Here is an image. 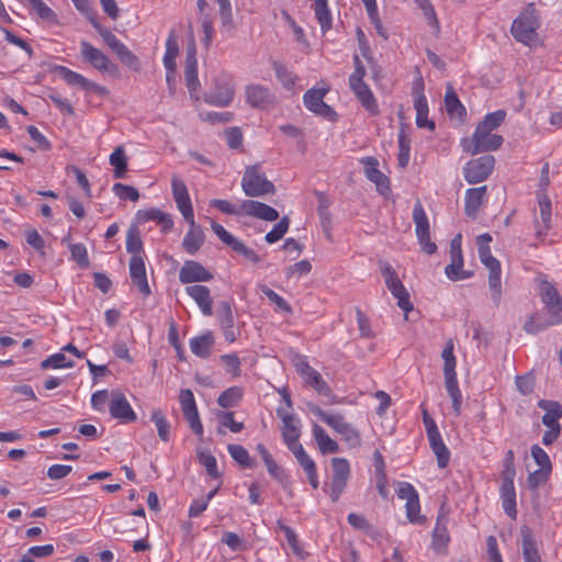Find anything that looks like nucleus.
<instances>
[{
    "instance_id": "nucleus-1",
    "label": "nucleus",
    "mask_w": 562,
    "mask_h": 562,
    "mask_svg": "<svg viewBox=\"0 0 562 562\" xmlns=\"http://www.w3.org/2000/svg\"><path fill=\"white\" fill-rule=\"evenodd\" d=\"M505 117L506 111L504 110L486 114L476 125L472 137L461 139L463 150L471 155L497 150L503 145L504 138L493 131L503 124Z\"/></svg>"
},
{
    "instance_id": "nucleus-2",
    "label": "nucleus",
    "mask_w": 562,
    "mask_h": 562,
    "mask_svg": "<svg viewBox=\"0 0 562 562\" xmlns=\"http://www.w3.org/2000/svg\"><path fill=\"white\" fill-rule=\"evenodd\" d=\"M492 236L488 233L481 234L476 238L477 252L481 262L488 269V288L495 306H499L502 300L501 263L492 256L490 243Z\"/></svg>"
},
{
    "instance_id": "nucleus-3",
    "label": "nucleus",
    "mask_w": 562,
    "mask_h": 562,
    "mask_svg": "<svg viewBox=\"0 0 562 562\" xmlns=\"http://www.w3.org/2000/svg\"><path fill=\"white\" fill-rule=\"evenodd\" d=\"M539 26L540 22L535 4L529 3L513 21L510 32L516 41L530 45L536 40V31Z\"/></svg>"
},
{
    "instance_id": "nucleus-4",
    "label": "nucleus",
    "mask_w": 562,
    "mask_h": 562,
    "mask_svg": "<svg viewBox=\"0 0 562 562\" xmlns=\"http://www.w3.org/2000/svg\"><path fill=\"white\" fill-rule=\"evenodd\" d=\"M310 408L322 422L337 431L350 447L355 448L360 446L361 436L359 431L348 423L341 414H328L316 405H310Z\"/></svg>"
},
{
    "instance_id": "nucleus-5",
    "label": "nucleus",
    "mask_w": 562,
    "mask_h": 562,
    "mask_svg": "<svg viewBox=\"0 0 562 562\" xmlns=\"http://www.w3.org/2000/svg\"><path fill=\"white\" fill-rule=\"evenodd\" d=\"M241 188L247 196H262L276 192L274 184L269 181L259 165L248 166L245 169Z\"/></svg>"
},
{
    "instance_id": "nucleus-6",
    "label": "nucleus",
    "mask_w": 562,
    "mask_h": 562,
    "mask_svg": "<svg viewBox=\"0 0 562 562\" xmlns=\"http://www.w3.org/2000/svg\"><path fill=\"white\" fill-rule=\"evenodd\" d=\"M329 87L322 88L313 87L308 89L303 95L304 106L312 113L329 122L337 121V113L335 110L324 102L325 95L328 93Z\"/></svg>"
},
{
    "instance_id": "nucleus-7",
    "label": "nucleus",
    "mask_w": 562,
    "mask_h": 562,
    "mask_svg": "<svg viewBox=\"0 0 562 562\" xmlns=\"http://www.w3.org/2000/svg\"><path fill=\"white\" fill-rule=\"evenodd\" d=\"M330 464L333 473L328 495L331 502L336 503L339 501L347 487L351 474V468L346 458H333Z\"/></svg>"
},
{
    "instance_id": "nucleus-8",
    "label": "nucleus",
    "mask_w": 562,
    "mask_h": 562,
    "mask_svg": "<svg viewBox=\"0 0 562 562\" xmlns=\"http://www.w3.org/2000/svg\"><path fill=\"white\" fill-rule=\"evenodd\" d=\"M413 221L415 224V234L422 250L427 255L435 254L437 251V245L431 241L429 220L420 201H417L414 205Z\"/></svg>"
},
{
    "instance_id": "nucleus-9",
    "label": "nucleus",
    "mask_w": 562,
    "mask_h": 562,
    "mask_svg": "<svg viewBox=\"0 0 562 562\" xmlns=\"http://www.w3.org/2000/svg\"><path fill=\"white\" fill-rule=\"evenodd\" d=\"M80 56L82 60L100 72L113 74L117 66L100 48L86 40L80 41Z\"/></svg>"
},
{
    "instance_id": "nucleus-10",
    "label": "nucleus",
    "mask_w": 562,
    "mask_h": 562,
    "mask_svg": "<svg viewBox=\"0 0 562 562\" xmlns=\"http://www.w3.org/2000/svg\"><path fill=\"white\" fill-rule=\"evenodd\" d=\"M396 494L400 499L405 501L408 521L416 525L423 524L425 517L420 515L419 495L416 488L408 482H400Z\"/></svg>"
},
{
    "instance_id": "nucleus-11",
    "label": "nucleus",
    "mask_w": 562,
    "mask_h": 562,
    "mask_svg": "<svg viewBox=\"0 0 562 562\" xmlns=\"http://www.w3.org/2000/svg\"><path fill=\"white\" fill-rule=\"evenodd\" d=\"M494 166L495 158L492 155L471 159L463 167V177L471 184L483 182L490 177Z\"/></svg>"
},
{
    "instance_id": "nucleus-12",
    "label": "nucleus",
    "mask_w": 562,
    "mask_h": 562,
    "mask_svg": "<svg viewBox=\"0 0 562 562\" xmlns=\"http://www.w3.org/2000/svg\"><path fill=\"white\" fill-rule=\"evenodd\" d=\"M235 89L229 76L222 75L215 81V87L204 94V101L210 105L228 106L234 99Z\"/></svg>"
},
{
    "instance_id": "nucleus-13",
    "label": "nucleus",
    "mask_w": 562,
    "mask_h": 562,
    "mask_svg": "<svg viewBox=\"0 0 562 562\" xmlns=\"http://www.w3.org/2000/svg\"><path fill=\"white\" fill-rule=\"evenodd\" d=\"M412 94L414 98V108L416 110V125L419 128H428L430 131L435 130V122L428 120L429 108L427 98L424 93V81L422 77L414 81Z\"/></svg>"
},
{
    "instance_id": "nucleus-14",
    "label": "nucleus",
    "mask_w": 562,
    "mask_h": 562,
    "mask_svg": "<svg viewBox=\"0 0 562 562\" xmlns=\"http://www.w3.org/2000/svg\"><path fill=\"white\" fill-rule=\"evenodd\" d=\"M171 192L177 207L186 222L194 217L193 206L187 184L177 175L171 177Z\"/></svg>"
},
{
    "instance_id": "nucleus-15",
    "label": "nucleus",
    "mask_w": 562,
    "mask_h": 562,
    "mask_svg": "<svg viewBox=\"0 0 562 562\" xmlns=\"http://www.w3.org/2000/svg\"><path fill=\"white\" fill-rule=\"evenodd\" d=\"M247 103L255 109L266 110L276 103V95L271 90L260 83L248 85L245 89Z\"/></svg>"
},
{
    "instance_id": "nucleus-16",
    "label": "nucleus",
    "mask_w": 562,
    "mask_h": 562,
    "mask_svg": "<svg viewBox=\"0 0 562 562\" xmlns=\"http://www.w3.org/2000/svg\"><path fill=\"white\" fill-rule=\"evenodd\" d=\"M110 415L119 419L123 424L133 423L137 419V415L132 408L130 402L124 394L113 392L109 401Z\"/></svg>"
},
{
    "instance_id": "nucleus-17",
    "label": "nucleus",
    "mask_w": 562,
    "mask_h": 562,
    "mask_svg": "<svg viewBox=\"0 0 562 562\" xmlns=\"http://www.w3.org/2000/svg\"><path fill=\"white\" fill-rule=\"evenodd\" d=\"M213 279V274L200 262L194 260L184 261L179 271V281L182 284L194 282H207Z\"/></svg>"
},
{
    "instance_id": "nucleus-18",
    "label": "nucleus",
    "mask_w": 562,
    "mask_h": 562,
    "mask_svg": "<svg viewBox=\"0 0 562 562\" xmlns=\"http://www.w3.org/2000/svg\"><path fill=\"white\" fill-rule=\"evenodd\" d=\"M450 536L448 531V517L446 515H438L436 525L431 535V548L438 554H447Z\"/></svg>"
},
{
    "instance_id": "nucleus-19",
    "label": "nucleus",
    "mask_w": 562,
    "mask_h": 562,
    "mask_svg": "<svg viewBox=\"0 0 562 562\" xmlns=\"http://www.w3.org/2000/svg\"><path fill=\"white\" fill-rule=\"evenodd\" d=\"M240 212L259 220L273 222L279 218V212L272 206L255 200H244Z\"/></svg>"
},
{
    "instance_id": "nucleus-20",
    "label": "nucleus",
    "mask_w": 562,
    "mask_h": 562,
    "mask_svg": "<svg viewBox=\"0 0 562 562\" xmlns=\"http://www.w3.org/2000/svg\"><path fill=\"white\" fill-rule=\"evenodd\" d=\"M278 416L282 420V438L288 446V448H293L294 446L301 445L299 442L300 438V428L297 425V420L294 417V415L284 412L283 409L279 408L277 411Z\"/></svg>"
},
{
    "instance_id": "nucleus-21",
    "label": "nucleus",
    "mask_w": 562,
    "mask_h": 562,
    "mask_svg": "<svg viewBox=\"0 0 562 562\" xmlns=\"http://www.w3.org/2000/svg\"><path fill=\"white\" fill-rule=\"evenodd\" d=\"M128 268L133 284L136 285L139 292L145 296H148L151 291L147 281L144 259L140 256L131 257Z\"/></svg>"
},
{
    "instance_id": "nucleus-22",
    "label": "nucleus",
    "mask_w": 562,
    "mask_h": 562,
    "mask_svg": "<svg viewBox=\"0 0 562 562\" xmlns=\"http://www.w3.org/2000/svg\"><path fill=\"white\" fill-rule=\"evenodd\" d=\"M487 187L471 188L465 191L464 213L468 217L475 218L486 200Z\"/></svg>"
},
{
    "instance_id": "nucleus-23",
    "label": "nucleus",
    "mask_w": 562,
    "mask_h": 562,
    "mask_svg": "<svg viewBox=\"0 0 562 562\" xmlns=\"http://www.w3.org/2000/svg\"><path fill=\"white\" fill-rule=\"evenodd\" d=\"M136 218L139 223L156 222L160 226L162 233H168L173 227V220L171 215L156 207L138 210Z\"/></svg>"
},
{
    "instance_id": "nucleus-24",
    "label": "nucleus",
    "mask_w": 562,
    "mask_h": 562,
    "mask_svg": "<svg viewBox=\"0 0 562 562\" xmlns=\"http://www.w3.org/2000/svg\"><path fill=\"white\" fill-rule=\"evenodd\" d=\"M186 292L196 303L203 315H212L213 299L207 286L200 284L188 285Z\"/></svg>"
},
{
    "instance_id": "nucleus-25",
    "label": "nucleus",
    "mask_w": 562,
    "mask_h": 562,
    "mask_svg": "<svg viewBox=\"0 0 562 562\" xmlns=\"http://www.w3.org/2000/svg\"><path fill=\"white\" fill-rule=\"evenodd\" d=\"M57 71L61 79L68 85V86H78L85 91L88 92H99L102 90V87H100L94 81H91L90 79L86 78L79 72H76L67 67L59 66L57 68Z\"/></svg>"
},
{
    "instance_id": "nucleus-26",
    "label": "nucleus",
    "mask_w": 562,
    "mask_h": 562,
    "mask_svg": "<svg viewBox=\"0 0 562 562\" xmlns=\"http://www.w3.org/2000/svg\"><path fill=\"white\" fill-rule=\"evenodd\" d=\"M351 91L355 93L361 105L371 114L378 115L380 113L379 105L373 92L369 86L364 82H351L349 83Z\"/></svg>"
},
{
    "instance_id": "nucleus-27",
    "label": "nucleus",
    "mask_w": 562,
    "mask_h": 562,
    "mask_svg": "<svg viewBox=\"0 0 562 562\" xmlns=\"http://www.w3.org/2000/svg\"><path fill=\"white\" fill-rule=\"evenodd\" d=\"M524 562H542L537 540L528 526L520 528Z\"/></svg>"
},
{
    "instance_id": "nucleus-28",
    "label": "nucleus",
    "mask_w": 562,
    "mask_h": 562,
    "mask_svg": "<svg viewBox=\"0 0 562 562\" xmlns=\"http://www.w3.org/2000/svg\"><path fill=\"white\" fill-rule=\"evenodd\" d=\"M187 223L189 224L190 229L184 235L182 247L189 255H195L204 244V232L201 226L195 224L194 217H192V221Z\"/></svg>"
},
{
    "instance_id": "nucleus-29",
    "label": "nucleus",
    "mask_w": 562,
    "mask_h": 562,
    "mask_svg": "<svg viewBox=\"0 0 562 562\" xmlns=\"http://www.w3.org/2000/svg\"><path fill=\"white\" fill-rule=\"evenodd\" d=\"M538 407L544 411L542 424L546 427H561L562 405L557 401L540 400Z\"/></svg>"
},
{
    "instance_id": "nucleus-30",
    "label": "nucleus",
    "mask_w": 562,
    "mask_h": 562,
    "mask_svg": "<svg viewBox=\"0 0 562 562\" xmlns=\"http://www.w3.org/2000/svg\"><path fill=\"white\" fill-rule=\"evenodd\" d=\"M541 223L537 224V234L547 235L551 228L552 206L549 196L543 190L537 192Z\"/></svg>"
},
{
    "instance_id": "nucleus-31",
    "label": "nucleus",
    "mask_w": 562,
    "mask_h": 562,
    "mask_svg": "<svg viewBox=\"0 0 562 562\" xmlns=\"http://www.w3.org/2000/svg\"><path fill=\"white\" fill-rule=\"evenodd\" d=\"M361 164L364 167L366 177L380 191L383 189H389V179L385 177L383 172H381L378 168L379 161L374 157H366L361 159Z\"/></svg>"
},
{
    "instance_id": "nucleus-32",
    "label": "nucleus",
    "mask_w": 562,
    "mask_h": 562,
    "mask_svg": "<svg viewBox=\"0 0 562 562\" xmlns=\"http://www.w3.org/2000/svg\"><path fill=\"white\" fill-rule=\"evenodd\" d=\"M272 68L276 72L278 81L281 83L283 89L292 93H295L296 86L300 81V77L279 61H273Z\"/></svg>"
},
{
    "instance_id": "nucleus-33",
    "label": "nucleus",
    "mask_w": 562,
    "mask_h": 562,
    "mask_svg": "<svg viewBox=\"0 0 562 562\" xmlns=\"http://www.w3.org/2000/svg\"><path fill=\"white\" fill-rule=\"evenodd\" d=\"M542 302L549 310L551 317L560 318V313L562 312V297L557 291V289L546 283L542 288L541 293Z\"/></svg>"
},
{
    "instance_id": "nucleus-34",
    "label": "nucleus",
    "mask_w": 562,
    "mask_h": 562,
    "mask_svg": "<svg viewBox=\"0 0 562 562\" xmlns=\"http://www.w3.org/2000/svg\"><path fill=\"white\" fill-rule=\"evenodd\" d=\"M445 375V386L449 394V396L452 400V407L456 413V415L460 414L461 411V404H462V394L459 389L458 379H457V372L450 371V372H443Z\"/></svg>"
},
{
    "instance_id": "nucleus-35",
    "label": "nucleus",
    "mask_w": 562,
    "mask_h": 562,
    "mask_svg": "<svg viewBox=\"0 0 562 562\" xmlns=\"http://www.w3.org/2000/svg\"><path fill=\"white\" fill-rule=\"evenodd\" d=\"M214 338L211 331L190 339V349L193 355L200 358H207L211 355Z\"/></svg>"
},
{
    "instance_id": "nucleus-36",
    "label": "nucleus",
    "mask_w": 562,
    "mask_h": 562,
    "mask_svg": "<svg viewBox=\"0 0 562 562\" xmlns=\"http://www.w3.org/2000/svg\"><path fill=\"white\" fill-rule=\"evenodd\" d=\"M451 262L445 268L447 278L451 281L465 280L472 277L471 271L463 270L462 254L450 255Z\"/></svg>"
},
{
    "instance_id": "nucleus-37",
    "label": "nucleus",
    "mask_w": 562,
    "mask_h": 562,
    "mask_svg": "<svg viewBox=\"0 0 562 562\" xmlns=\"http://www.w3.org/2000/svg\"><path fill=\"white\" fill-rule=\"evenodd\" d=\"M499 496L502 501V507L505 514L512 518H517V504H516V491L515 486L501 485Z\"/></svg>"
},
{
    "instance_id": "nucleus-38",
    "label": "nucleus",
    "mask_w": 562,
    "mask_h": 562,
    "mask_svg": "<svg viewBox=\"0 0 562 562\" xmlns=\"http://www.w3.org/2000/svg\"><path fill=\"white\" fill-rule=\"evenodd\" d=\"M215 416L218 422L217 432L220 435H225L223 428H228L234 434H238L245 428L243 422H236L234 419V413L231 411H218L215 413Z\"/></svg>"
},
{
    "instance_id": "nucleus-39",
    "label": "nucleus",
    "mask_w": 562,
    "mask_h": 562,
    "mask_svg": "<svg viewBox=\"0 0 562 562\" xmlns=\"http://www.w3.org/2000/svg\"><path fill=\"white\" fill-rule=\"evenodd\" d=\"M313 436L322 453H336L339 451L338 443L317 424L313 426Z\"/></svg>"
},
{
    "instance_id": "nucleus-40",
    "label": "nucleus",
    "mask_w": 562,
    "mask_h": 562,
    "mask_svg": "<svg viewBox=\"0 0 562 562\" xmlns=\"http://www.w3.org/2000/svg\"><path fill=\"white\" fill-rule=\"evenodd\" d=\"M561 322V318L558 317H551L550 319H547L544 316L535 314L530 316L524 324V329L528 334L536 335L549 326L559 324Z\"/></svg>"
},
{
    "instance_id": "nucleus-41",
    "label": "nucleus",
    "mask_w": 562,
    "mask_h": 562,
    "mask_svg": "<svg viewBox=\"0 0 562 562\" xmlns=\"http://www.w3.org/2000/svg\"><path fill=\"white\" fill-rule=\"evenodd\" d=\"M305 371H307V374L303 378L305 383L313 387L318 394L328 396L331 390L321 373L312 367H305Z\"/></svg>"
},
{
    "instance_id": "nucleus-42",
    "label": "nucleus",
    "mask_w": 562,
    "mask_h": 562,
    "mask_svg": "<svg viewBox=\"0 0 562 562\" xmlns=\"http://www.w3.org/2000/svg\"><path fill=\"white\" fill-rule=\"evenodd\" d=\"M150 420L155 424L158 437L161 441L168 442L171 437V425L161 409H153Z\"/></svg>"
},
{
    "instance_id": "nucleus-43",
    "label": "nucleus",
    "mask_w": 562,
    "mask_h": 562,
    "mask_svg": "<svg viewBox=\"0 0 562 562\" xmlns=\"http://www.w3.org/2000/svg\"><path fill=\"white\" fill-rule=\"evenodd\" d=\"M313 9L315 16L323 32H327L333 26L331 13L327 0H314Z\"/></svg>"
},
{
    "instance_id": "nucleus-44",
    "label": "nucleus",
    "mask_w": 562,
    "mask_h": 562,
    "mask_svg": "<svg viewBox=\"0 0 562 562\" xmlns=\"http://www.w3.org/2000/svg\"><path fill=\"white\" fill-rule=\"evenodd\" d=\"M392 295L397 300V306L405 313L413 311V304L409 301V293L402 281L386 285Z\"/></svg>"
},
{
    "instance_id": "nucleus-45",
    "label": "nucleus",
    "mask_w": 562,
    "mask_h": 562,
    "mask_svg": "<svg viewBox=\"0 0 562 562\" xmlns=\"http://www.w3.org/2000/svg\"><path fill=\"white\" fill-rule=\"evenodd\" d=\"M244 392L240 386H231L220 394L217 404L224 408H232L238 405L243 398Z\"/></svg>"
},
{
    "instance_id": "nucleus-46",
    "label": "nucleus",
    "mask_w": 562,
    "mask_h": 562,
    "mask_svg": "<svg viewBox=\"0 0 562 562\" xmlns=\"http://www.w3.org/2000/svg\"><path fill=\"white\" fill-rule=\"evenodd\" d=\"M110 165L114 168V178L121 179L127 170V158L122 146H117L109 157Z\"/></svg>"
},
{
    "instance_id": "nucleus-47",
    "label": "nucleus",
    "mask_w": 562,
    "mask_h": 562,
    "mask_svg": "<svg viewBox=\"0 0 562 562\" xmlns=\"http://www.w3.org/2000/svg\"><path fill=\"white\" fill-rule=\"evenodd\" d=\"M445 105L450 116L462 117L463 115H465V108L459 100L456 91L451 86H449L446 90Z\"/></svg>"
},
{
    "instance_id": "nucleus-48",
    "label": "nucleus",
    "mask_w": 562,
    "mask_h": 562,
    "mask_svg": "<svg viewBox=\"0 0 562 562\" xmlns=\"http://www.w3.org/2000/svg\"><path fill=\"white\" fill-rule=\"evenodd\" d=\"M178 55V45L177 43L170 37L168 38L166 43V53L164 55V66L167 70V82L170 86L171 82V74L176 69V57Z\"/></svg>"
},
{
    "instance_id": "nucleus-49",
    "label": "nucleus",
    "mask_w": 562,
    "mask_h": 562,
    "mask_svg": "<svg viewBox=\"0 0 562 562\" xmlns=\"http://www.w3.org/2000/svg\"><path fill=\"white\" fill-rule=\"evenodd\" d=\"M114 54L117 56L120 61L130 69L135 71L139 70L140 63L138 57L124 43L114 50Z\"/></svg>"
},
{
    "instance_id": "nucleus-50",
    "label": "nucleus",
    "mask_w": 562,
    "mask_h": 562,
    "mask_svg": "<svg viewBox=\"0 0 562 562\" xmlns=\"http://www.w3.org/2000/svg\"><path fill=\"white\" fill-rule=\"evenodd\" d=\"M227 450L231 457L244 468L251 469L255 465L249 452L240 445H228Z\"/></svg>"
},
{
    "instance_id": "nucleus-51",
    "label": "nucleus",
    "mask_w": 562,
    "mask_h": 562,
    "mask_svg": "<svg viewBox=\"0 0 562 562\" xmlns=\"http://www.w3.org/2000/svg\"><path fill=\"white\" fill-rule=\"evenodd\" d=\"M295 457L299 464L305 471V473H311L312 471L317 470L314 460L307 454L302 445L294 446L289 449Z\"/></svg>"
},
{
    "instance_id": "nucleus-52",
    "label": "nucleus",
    "mask_w": 562,
    "mask_h": 562,
    "mask_svg": "<svg viewBox=\"0 0 562 562\" xmlns=\"http://www.w3.org/2000/svg\"><path fill=\"white\" fill-rule=\"evenodd\" d=\"M55 552L53 544L31 547L25 554L22 555L20 562H35V558H47Z\"/></svg>"
},
{
    "instance_id": "nucleus-53",
    "label": "nucleus",
    "mask_w": 562,
    "mask_h": 562,
    "mask_svg": "<svg viewBox=\"0 0 562 562\" xmlns=\"http://www.w3.org/2000/svg\"><path fill=\"white\" fill-rule=\"evenodd\" d=\"M398 142V166L401 168H405L408 165L409 161V154H411V139L405 134V132L402 130L397 137Z\"/></svg>"
},
{
    "instance_id": "nucleus-54",
    "label": "nucleus",
    "mask_w": 562,
    "mask_h": 562,
    "mask_svg": "<svg viewBox=\"0 0 562 562\" xmlns=\"http://www.w3.org/2000/svg\"><path fill=\"white\" fill-rule=\"evenodd\" d=\"M35 13L46 22H56V13L43 0H25Z\"/></svg>"
},
{
    "instance_id": "nucleus-55",
    "label": "nucleus",
    "mask_w": 562,
    "mask_h": 562,
    "mask_svg": "<svg viewBox=\"0 0 562 562\" xmlns=\"http://www.w3.org/2000/svg\"><path fill=\"white\" fill-rule=\"evenodd\" d=\"M72 367L74 362L67 360L66 356L63 352L54 353L41 362L42 369H63Z\"/></svg>"
},
{
    "instance_id": "nucleus-56",
    "label": "nucleus",
    "mask_w": 562,
    "mask_h": 562,
    "mask_svg": "<svg viewBox=\"0 0 562 562\" xmlns=\"http://www.w3.org/2000/svg\"><path fill=\"white\" fill-rule=\"evenodd\" d=\"M112 191L120 200L123 201L130 200L132 202H136L139 199V192L136 188L121 182L114 183Z\"/></svg>"
},
{
    "instance_id": "nucleus-57",
    "label": "nucleus",
    "mask_w": 562,
    "mask_h": 562,
    "mask_svg": "<svg viewBox=\"0 0 562 562\" xmlns=\"http://www.w3.org/2000/svg\"><path fill=\"white\" fill-rule=\"evenodd\" d=\"M290 225V221L288 216H283L274 226L273 228L268 232L265 236V240L268 244H274L279 241L288 232Z\"/></svg>"
},
{
    "instance_id": "nucleus-58",
    "label": "nucleus",
    "mask_w": 562,
    "mask_h": 562,
    "mask_svg": "<svg viewBox=\"0 0 562 562\" xmlns=\"http://www.w3.org/2000/svg\"><path fill=\"white\" fill-rule=\"evenodd\" d=\"M531 457L535 462L540 467V471L542 473H550L552 470V464L548 453L538 445H533L531 447Z\"/></svg>"
},
{
    "instance_id": "nucleus-59",
    "label": "nucleus",
    "mask_w": 562,
    "mask_h": 562,
    "mask_svg": "<svg viewBox=\"0 0 562 562\" xmlns=\"http://www.w3.org/2000/svg\"><path fill=\"white\" fill-rule=\"evenodd\" d=\"M265 465L267 467L268 473L277 480L284 490H286L290 486L289 479L284 472V470L279 467V464L274 461V459L268 460Z\"/></svg>"
},
{
    "instance_id": "nucleus-60",
    "label": "nucleus",
    "mask_w": 562,
    "mask_h": 562,
    "mask_svg": "<svg viewBox=\"0 0 562 562\" xmlns=\"http://www.w3.org/2000/svg\"><path fill=\"white\" fill-rule=\"evenodd\" d=\"M93 27L98 31L99 35L103 40V42L114 52L119 46L123 43L120 41L110 30L100 25V23L94 21L92 23Z\"/></svg>"
},
{
    "instance_id": "nucleus-61",
    "label": "nucleus",
    "mask_w": 562,
    "mask_h": 562,
    "mask_svg": "<svg viewBox=\"0 0 562 562\" xmlns=\"http://www.w3.org/2000/svg\"><path fill=\"white\" fill-rule=\"evenodd\" d=\"M199 462L205 468L206 473L213 477L218 479L221 476L217 469V461L214 456L209 452H201L199 454Z\"/></svg>"
},
{
    "instance_id": "nucleus-62",
    "label": "nucleus",
    "mask_w": 562,
    "mask_h": 562,
    "mask_svg": "<svg viewBox=\"0 0 562 562\" xmlns=\"http://www.w3.org/2000/svg\"><path fill=\"white\" fill-rule=\"evenodd\" d=\"M72 260H75L81 268L89 266V257L87 248L83 244H71L69 246Z\"/></svg>"
},
{
    "instance_id": "nucleus-63",
    "label": "nucleus",
    "mask_w": 562,
    "mask_h": 562,
    "mask_svg": "<svg viewBox=\"0 0 562 562\" xmlns=\"http://www.w3.org/2000/svg\"><path fill=\"white\" fill-rule=\"evenodd\" d=\"M218 322L221 328L235 327V318L229 303L222 302L220 304Z\"/></svg>"
},
{
    "instance_id": "nucleus-64",
    "label": "nucleus",
    "mask_w": 562,
    "mask_h": 562,
    "mask_svg": "<svg viewBox=\"0 0 562 562\" xmlns=\"http://www.w3.org/2000/svg\"><path fill=\"white\" fill-rule=\"evenodd\" d=\"M126 250L132 257L140 256L143 243L137 232L130 229L126 237Z\"/></svg>"
}]
</instances>
